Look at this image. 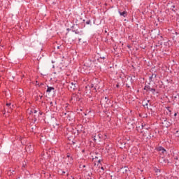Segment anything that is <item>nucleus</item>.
Here are the masks:
<instances>
[{
  "instance_id": "f704fd0d",
  "label": "nucleus",
  "mask_w": 179,
  "mask_h": 179,
  "mask_svg": "<svg viewBox=\"0 0 179 179\" xmlns=\"http://www.w3.org/2000/svg\"><path fill=\"white\" fill-rule=\"evenodd\" d=\"M83 167L85 169L86 167V165H83Z\"/></svg>"
},
{
  "instance_id": "cd10ccee",
  "label": "nucleus",
  "mask_w": 179,
  "mask_h": 179,
  "mask_svg": "<svg viewBox=\"0 0 179 179\" xmlns=\"http://www.w3.org/2000/svg\"><path fill=\"white\" fill-rule=\"evenodd\" d=\"M98 163H101V159H99Z\"/></svg>"
},
{
  "instance_id": "37998d69",
  "label": "nucleus",
  "mask_w": 179,
  "mask_h": 179,
  "mask_svg": "<svg viewBox=\"0 0 179 179\" xmlns=\"http://www.w3.org/2000/svg\"><path fill=\"white\" fill-rule=\"evenodd\" d=\"M50 106H52V102H50Z\"/></svg>"
},
{
  "instance_id": "c9c22d12",
  "label": "nucleus",
  "mask_w": 179,
  "mask_h": 179,
  "mask_svg": "<svg viewBox=\"0 0 179 179\" xmlns=\"http://www.w3.org/2000/svg\"><path fill=\"white\" fill-rule=\"evenodd\" d=\"M43 85H44L43 83H41L40 86H43Z\"/></svg>"
},
{
  "instance_id": "6e6552de",
  "label": "nucleus",
  "mask_w": 179,
  "mask_h": 179,
  "mask_svg": "<svg viewBox=\"0 0 179 179\" xmlns=\"http://www.w3.org/2000/svg\"><path fill=\"white\" fill-rule=\"evenodd\" d=\"M71 100H76V101H78V100H79V96L76 94H73L71 96Z\"/></svg>"
},
{
  "instance_id": "4c0bfd02",
  "label": "nucleus",
  "mask_w": 179,
  "mask_h": 179,
  "mask_svg": "<svg viewBox=\"0 0 179 179\" xmlns=\"http://www.w3.org/2000/svg\"><path fill=\"white\" fill-rule=\"evenodd\" d=\"M39 97H40V99H43V96H40Z\"/></svg>"
},
{
  "instance_id": "f3484780",
  "label": "nucleus",
  "mask_w": 179,
  "mask_h": 179,
  "mask_svg": "<svg viewBox=\"0 0 179 179\" xmlns=\"http://www.w3.org/2000/svg\"><path fill=\"white\" fill-rule=\"evenodd\" d=\"M123 173H127V167L122 169Z\"/></svg>"
},
{
  "instance_id": "7ed1b4c3",
  "label": "nucleus",
  "mask_w": 179,
  "mask_h": 179,
  "mask_svg": "<svg viewBox=\"0 0 179 179\" xmlns=\"http://www.w3.org/2000/svg\"><path fill=\"white\" fill-rule=\"evenodd\" d=\"M162 124L165 128H169L171 126V123L169 122L166 118L164 119V122H162Z\"/></svg>"
},
{
  "instance_id": "e433bc0d",
  "label": "nucleus",
  "mask_w": 179,
  "mask_h": 179,
  "mask_svg": "<svg viewBox=\"0 0 179 179\" xmlns=\"http://www.w3.org/2000/svg\"><path fill=\"white\" fill-rule=\"evenodd\" d=\"M127 87H130L129 85H128V84H127Z\"/></svg>"
},
{
  "instance_id": "473e14b6",
  "label": "nucleus",
  "mask_w": 179,
  "mask_h": 179,
  "mask_svg": "<svg viewBox=\"0 0 179 179\" xmlns=\"http://www.w3.org/2000/svg\"><path fill=\"white\" fill-rule=\"evenodd\" d=\"M63 114H64V115H66V113L63 112Z\"/></svg>"
},
{
  "instance_id": "8fccbe9b",
  "label": "nucleus",
  "mask_w": 179,
  "mask_h": 179,
  "mask_svg": "<svg viewBox=\"0 0 179 179\" xmlns=\"http://www.w3.org/2000/svg\"><path fill=\"white\" fill-rule=\"evenodd\" d=\"M57 48H59V46H58Z\"/></svg>"
},
{
  "instance_id": "aec40b11",
  "label": "nucleus",
  "mask_w": 179,
  "mask_h": 179,
  "mask_svg": "<svg viewBox=\"0 0 179 179\" xmlns=\"http://www.w3.org/2000/svg\"><path fill=\"white\" fill-rule=\"evenodd\" d=\"M11 104L12 103H6V107H10Z\"/></svg>"
},
{
  "instance_id": "2eb2a0df",
  "label": "nucleus",
  "mask_w": 179,
  "mask_h": 179,
  "mask_svg": "<svg viewBox=\"0 0 179 179\" xmlns=\"http://www.w3.org/2000/svg\"><path fill=\"white\" fill-rule=\"evenodd\" d=\"M66 157H67V159H69V158H70V157H72V156H71V154L67 153Z\"/></svg>"
},
{
  "instance_id": "f8f14e48",
  "label": "nucleus",
  "mask_w": 179,
  "mask_h": 179,
  "mask_svg": "<svg viewBox=\"0 0 179 179\" xmlns=\"http://www.w3.org/2000/svg\"><path fill=\"white\" fill-rule=\"evenodd\" d=\"M174 8H176V6L173 5L171 6L172 11L176 12V10H174Z\"/></svg>"
},
{
  "instance_id": "393cba45",
  "label": "nucleus",
  "mask_w": 179,
  "mask_h": 179,
  "mask_svg": "<svg viewBox=\"0 0 179 179\" xmlns=\"http://www.w3.org/2000/svg\"><path fill=\"white\" fill-rule=\"evenodd\" d=\"M105 100H106V101H108V97H105Z\"/></svg>"
},
{
  "instance_id": "423d86ee",
  "label": "nucleus",
  "mask_w": 179,
  "mask_h": 179,
  "mask_svg": "<svg viewBox=\"0 0 179 179\" xmlns=\"http://www.w3.org/2000/svg\"><path fill=\"white\" fill-rule=\"evenodd\" d=\"M47 90H46V93H50L52 92V91L55 90V88L54 87H50L48 85H47Z\"/></svg>"
},
{
  "instance_id": "c03bdc74",
  "label": "nucleus",
  "mask_w": 179,
  "mask_h": 179,
  "mask_svg": "<svg viewBox=\"0 0 179 179\" xmlns=\"http://www.w3.org/2000/svg\"><path fill=\"white\" fill-rule=\"evenodd\" d=\"M80 40H82V38H79L78 41H80Z\"/></svg>"
},
{
  "instance_id": "2f4dec72",
  "label": "nucleus",
  "mask_w": 179,
  "mask_h": 179,
  "mask_svg": "<svg viewBox=\"0 0 179 179\" xmlns=\"http://www.w3.org/2000/svg\"><path fill=\"white\" fill-rule=\"evenodd\" d=\"M150 101V100H148L147 101V103L149 104V102Z\"/></svg>"
},
{
  "instance_id": "412c9836",
  "label": "nucleus",
  "mask_w": 179,
  "mask_h": 179,
  "mask_svg": "<svg viewBox=\"0 0 179 179\" xmlns=\"http://www.w3.org/2000/svg\"><path fill=\"white\" fill-rule=\"evenodd\" d=\"M152 78H157V74H152Z\"/></svg>"
},
{
  "instance_id": "9d476101",
  "label": "nucleus",
  "mask_w": 179,
  "mask_h": 179,
  "mask_svg": "<svg viewBox=\"0 0 179 179\" xmlns=\"http://www.w3.org/2000/svg\"><path fill=\"white\" fill-rule=\"evenodd\" d=\"M141 128H142V129H149L150 127H147L146 124H144V125L142 124Z\"/></svg>"
},
{
  "instance_id": "0eeeda50",
  "label": "nucleus",
  "mask_w": 179,
  "mask_h": 179,
  "mask_svg": "<svg viewBox=\"0 0 179 179\" xmlns=\"http://www.w3.org/2000/svg\"><path fill=\"white\" fill-rule=\"evenodd\" d=\"M118 13L120 15V16H123V17H127V16L128 15V13L127 11H118Z\"/></svg>"
},
{
  "instance_id": "20e7f679",
  "label": "nucleus",
  "mask_w": 179,
  "mask_h": 179,
  "mask_svg": "<svg viewBox=\"0 0 179 179\" xmlns=\"http://www.w3.org/2000/svg\"><path fill=\"white\" fill-rule=\"evenodd\" d=\"M76 83H71L70 85H69V90H75L77 89Z\"/></svg>"
},
{
  "instance_id": "4468645a",
  "label": "nucleus",
  "mask_w": 179,
  "mask_h": 179,
  "mask_svg": "<svg viewBox=\"0 0 179 179\" xmlns=\"http://www.w3.org/2000/svg\"><path fill=\"white\" fill-rule=\"evenodd\" d=\"M143 107H145V106H147V109L149 110V107H148V106H149V103H145V104L143 105Z\"/></svg>"
},
{
  "instance_id": "49530a36",
  "label": "nucleus",
  "mask_w": 179,
  "mask_h": 179,
  "mask_svg": "<svg viewBox=\"0 0 179 179\" xmlns=\"http://www.w3.org/2000/svg\"><path fill=\"white\" fill-rule=\"evenodd\" d=\"M94 90H96V87H94Z\"/></svg>"
},
{
  "instance_id": "bb28decb",
  "label": "nucleus",
  "mask_w": 179,
  "mask_h": 179,
  "mask_svg": "<svg viewBox=\"0 0 179 179\" xmlns=\"http://www.w3.org/2000/svg\"><path fill=\"white\" fill-rule=\"evenodd\" d=\"M179 131L177 130L176 132L175 133L176 135H177V134H178Z\"/></svg>"
},
{
  "instance_id": "09e8293b",
  "label": "nucleus",
  "mask_w": 179,
  "mask_h": 179,
  "mask_svg": "<svg viewBox=\"0 0 179 179\" xmlns=\"http://www.w3.org/2000/svg\"><path fill=\"white\" fill-rule=\"evenodd\" d=\"M39 114L41 115V113H39Z\"/></svg>"
},
{
  "instance_id": "ddd939ff",
  "label": "nucleus",
  "mask_w": 179,
  "mask_h": 179,
  "mask_svg": "<svg viewBox=\"0 0 179 179\" xmlns=\"http://www.w3.org/2000/svg\"><path fill=\"white\" fill-rule=\"evenodd\" d=\"M100 59H106V57H100L98 59V61H100Z\"/></svg>"
},
{
  "instance_id": "a18cd8bd",
  "label": "nucleus",
  "mask_w": 179,
  "mask_h": 179,
  "mask_svg": "<svg viewBox=\"0 0 179 179\" xmlns=\"http://www.w3.org/2000/svg\"><path fill=\"white\" fill-rule=\"evenodd\" d=\"M95 159H99V157H95Z\"/></svg>"
},
{
  "instance_id": "7c9ffc66",
  "label": "nucleus",
  "mask_w": 179,
  "mask_h": 179,
  "mask_svg": "<svg viewBox=\"0 0 179 179\" xmlns=\"http://www.w3.org/2000/svg\"><path fill=\"white\" fill-rule=\"evenodd\" d=\"M174 117H177V113H176L174 114Z\"/></svg>"
},
{
  "instance_id": "a211bd4d",
  "label": "nucleus",
  "mask_w": 179,
  "mask_h": 179,
  "mask_svg": "<svg viewBox=\"0 0 179 179\" xmlns=\"http://www.w3.org/2000/svg\"><path fill=\"white\" fill-rule=\"evenodd\" d=\"M85 23L86 24H89L90 23H91L90 20H87Z\"/></svg>"
},
{
  "instance_id": "72a5a7b5",
  "label": "nucleus",
  "mask_w": 179,
  "mask_h": 179,
  "mask_svg": "<svg viewBox=\"0 0 179 179\" xmlns=\"http://www.w3.org/2000/svg\"><path fill=\"white\" fill-rule=\"evenodd\" d=\"M94 141H96V136H94Z\"/></svg>"
},
{
  "instance_id": "58836bf2",
  "label": "nucleus",
  "mask_w": 179,
  "mask_h": 179,
  "mask_svg": "<svg viewBox=\"0 0 179 179\" xmlns=\"http://www.w3.org/2000/svg\"><path fill=\"white\" fill-rule=\"evenodd\" d=\"M150 138H152V134H150Z\"/></svg>"
},
{
  "instance_id": "de8ad7c7",
  "label": "nucleus",
  "mask_w": 179,
  "mask_h": 179,
  "mask_svg": "<svg viewBox=\"0 0 179 179\" xmlns=\"http://www.w3.org/2000/svg\"><path fill=\"white\" fill-rule=\"evenodd\" d=\"M150 111H152V108H150Z\"/></svg>"
},
{
  "instance_id": "1a4fd4ad",
  "label": "nucleus",
  "mask_w": 179,
  "mask_h": 179,
  "mask_svg": "<svg viewBox=\"0 0 179 179\" xmlns=\"http://www.w3.org/2000/svg\"><path fill=\"white\" fill-rule=\"evenodd\" d=\"M68 163L69 164H73V157H70V158H68Z\"/></svg>"
},
{
  "instance_id": "9b49d317",
  "label": "nucleus",
  "mask_w": 179,
  "mask_h": 179,
  "mask_svg": "<svg viewBox=\"0 0 179 179\" xmlns=\"http://www.w3.org/2000/svg\"><path fill=\"white\" fill-rule=\"evenodd\" d=\"M149 81L150 82H153V76H151L149 77Z\"/></svg>"
},
{
  "instance_id": "a19ab883",
  "label": "nucleus",
  "mask_w": 179,
  "mask_h": 179,
  "mask_svg": "<svg viewBox=\"0 0 179 179\" xmlns=\"http://www.w3.org/2000/svg\"><path fill=\"white\" fill-rule=\"evenodd\" d=\"M176 136H178V138H179V134H178V135H176Z\"/></svg>"
},
{
  "instance_id": "a878e982",
  "label": "nucleus",
  "mask_w": 179,
  "mask_h": 179,
  "mask_svg": "<svg viewBox=\"0 0 179 179\" xmlns=\"http://www.w3.org/2000/svg\"><path fill=\"white\" fill-rule=\"evenodd\" d=\"M34 114H37V110H34Z\"/></svg>"
},
{
  "instance_id": "c756f323",
  "label": "nucleus",
  "mask_w": 179,
  "mask_h": 179,
  "mask_svg": "<svg viewBox=\"0 0 179 179\" xmlns=\"http://www.w3.org/2000/svg\"><path fill=\"white\" fill-rule=\"evenodd\" d=\"M116 87H120V85L117 84Z\"/></svg>"
},
{
  "instance_id": "f257e3e1",
  "label": "nucleus",
  "mask_w": 179,
  "mask_h": 179,
  "mask_svg": "<svg viewBox=\"0 0 179 179\" xmlns=\"http://www.w3.org/2000/svg\"><path fill=\"white\" fill-rule=\"evenodd\" d=\"M159 162L162 164H166L167 163H170V161H169V159H166V157H159Z\"/></svg>"
},
{
  "instance_id": "79ce46f5",
  "label": "nucleus",
  "mask_w": 179,
  "mask_h": 179,
  "mask_svg": "<svg viewBox=\"0 0 179 179\" xmlns=\"http://www.w3.org/2000/svg\"><path fill=\"white\" fill-rule=\"evenodd\" d=\"M75 143H76L73 141V145H75Z\"/></svg>"
},
{
  "instance_id": "39448f33",
  "label": "nucleus",
  "mask_w": 179,
  "mask_h": 179,
  "mask_svg": "<svg viewBox=\"0 0 179 179\" xmlns=\"http://www.w3.org/2000/svg\"><path fill=\"white\" fill-rule=\"evenodd\" d=\"M157 150L158 152H160L161 153H162L163 155H164V153H166V152H167L164 148H163L162 146H159L158 148H157Z\"/></svg>"
},
{
  "instance_id": "6ab92c4d",
  "label": "nucleus",
  "mask_w": 179,
  "mask_h": 179,
  "mask_svg": "<svg viewBox=\"0 0 179 179\" xmlns=\"http://www.w3.org/2000/svg\"><path fill=\"white\" fill-rule=\"evenodd\" d=\"M90 88H91V89L94 88V84H91V85H90Z\"/></svg>"
},
{
  "instance_id": "4be33fe9",
  "label": "nucleus",
  "mask_w": 179,
  "mask_h": 179,
  "mask_svg": "<svg viewBox=\"0 0 179 179\" xmlns=\"http://www.w3.org/2000/svg\"><path fill=\"white\" fill-rule=\"evenodd\" d=\"M166 109L168 110V111H169V113H171V110H170V107H167Z\"/></svg>"
},
{
  "instance_id": "dca6fc26",
  "label": "nucleus",
  "mask_w": 179,
  "mask_h": 179,
  "mask_svg": "<svg viewBox=\"0 0 179 179\" xmlns=\"http://www.w3.org/2000/svg\"><path fill=\"white\" fill-rule=\"evenodd\" d=\"M76 34H79V31L78 30L73 31Z\"/></svg>"
},
{
  "instance_id": "ea45409f",
  "label": "nucleus",
  "mask_w": 179,
  "mask_h": 179,
  "mask_svg": "<svg viewBox=\"0 0 179 179\" xmlns=\"http://www.w3.org/2000/svg\"><path fill=\"white\" fill-rule=\"evenodd\" d=\"M65 173H66L65 171H62V174H65Z\"/></svg>"
},
{
  "instance_id": "5701e85b",
  "label": "nucleus",
  "mask_w": 179,
  "mask_h": 179,
  "mask_svg": "<svg viewBox=\"0 0 179 179\" xmlns=\"http://www.w3.org/2000/svg\"><path fill=\"white\" fill-rule=\"evenodd\" d=\"M174 160H179L178 157H174Z\"/></svg>"
},
{
  "instance_id": "f03ea898",
  "label": "nucleus",
  "mask_w": 179,
  "mask_h": 179,
  "mask_svg": "<svg viewBox=\"0 0 179 179\" xmlns=\"http://www.w3.org/2000/svg\"><path fill=\"white\" fill-rule=\"evenodd\" d=\"M144 90H146V92H152V94H155V92H156V89L151 88L150 85H145L144 87Z\"/></svg>"
},
{
  "instance_id": "b1692460",
  "label": "nucleus",
  "mask_w": 179,
  "mask_h": 179,
  "mask_svg": "<svg viewBox=\"0 0 179 179\" xmlns=\"http://www.w3.org/2000/svg\"><path fill=\"white\" fill-rule=\"evenodd\" d=\"M155 172L156 173H160V169H156Z\"/></svg>"
},
{
  "instance_id": "c85d7f7f",
  "label": "nucleus",
  "mask_w": 179,
  "mask_h": 179,
  "mask_svg": "<svg viewBox=\"0 0 179 179\" xmlns=\"http://www.w3.org/2000/svg\"><path fill=\"white\" fill-rule=\"evenodd\" d=\"M101 170L104 171V167L101 166Z\"/></svg>"
}]
</instances>
